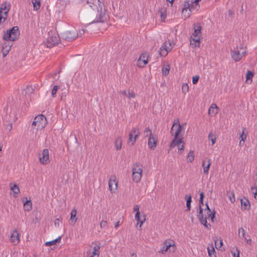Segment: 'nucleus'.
Segmentation results:
<instances>
[{"instance_id": "nucleus-1", "label": "nucleus", "mask_w": 257, "mask_h": 257, "mask_svg": "<svg viewBox=\"0 0 257 257\" xmlns=\"http://www.w3.org/2000/svg\"><path fill=\"white\" fill-rule=\"evenodd\" d=\"M181 132V126L180 124L179 120L178 119H174L173 126L171 129V133L172 135L174 136V139L171 142L170 147V148H174L178 144L182 143V139H178V137Z\"/></svg>"}, {"instance_id": "nucleus-2", "label": "nucleus", "mask_w": 257, "mask_h": 257, "mask_svg": "<svg viewBox=\"0 0 257 257\" xmlns=\"http://www.w3.org/2000/svg\"><path fill=\"white\" fill-rule=\"evenodd\" d=\"M20 34L19 27L14 26L12 29L8 30L3 36V39L6 41H14L18 39Z\"/></svg>"}, {"instance_id": "nucleus-3", "label": "nucleus", "mask_w": 257, "mask_h": 257, "mask_svg": "<svg viewBox=\"0 0 257 257\" xmlns=\"http://www.w3.org/2000/svg\"><path fill=\"white\" fill-rule=\"evenodd\" d=\"M132 179L136 183L140 182L143 174V165L140 163H136L132 167Z\"/></svg>"}, {"instance_id": "nucleus-4", "label": "nucleus", "mask_w": 257, "mask_h": 257, "mask_svg": "<svg viewBox=\"0 0 257 257\" xmlns=\"http://www.w3.org/2000/svg\"><path fill=\"white\" fill-rule=\"evenodd\" d=\"M47 124V120L44 115L40 114L36 116L32 122V125L34 129L42 130L44 128Z\"/></svg>"}, {"instance_id": "nucleus-5", "label": "nucleus", "mask_w": 257, "mask_h": 257, "mask_svg": "<svg viewBox=\"0 0 257 257\" xmlns=\"http://www.w3.org/2000/svg\"><path fill=\"white\" fill-rule=\"evenodd\" d=\"M245 54L246 51L243 48L242 46L236 47L231 52V58L235 62L240 61L245 56Z\"/></svg>"}, {"instance_id": "nucleus-6", "label": "nucleus", "mask_w": 257, "mask_h": 257, "mask_svg": "<svg viewBox=\"0 0 257 257\" xmlns=\"http://www.w3.org/2000/svg\"><path fill=\"white\" fill-rule=\"evenodd\" d=\"M108 19V15L105 8L100 7L98 9L97 15L94 22L103 23L106 21Z\"/></svg>"}, {"instance_id": "nucleus-7", "label": "nucleus", "mask_w": 257, "mask_h": 257, "mask_svg": "<svg viewBox=\"0 0 257 257\" xmlns=\"http://www.w3.org/2000/svg\"><path fill=\"white\" fill-rule=\"evenodd\" d=\"M202 205H203V200H199V214L197 215L198 219L200 222L207 228L210 229L211 227V225L210 224L207 223L206 219L207 217L205 216L204 217V215L203 214V209L202 208Z\"/></svg>"}, {"instance_id": "nucleus-8", "label": "nucleus", "mask_w": 257, "mask_h": 257, "mask_svg": "<svg viewBox=\"0 0 257 257\" xmlns=\"http://www.w3.org/2000/svg\"><path fill=\"white\" fill-rule=\"evenodd\" d=\"M140 135L139 130L136 127H133L130 132L127 144L133 146L136 143V140Z\"/></svg>"}, {"instance_id": "nucleus-9", "label": "nucleus", "mask_w": 257, "mask_h": 257, "mask_svg": "<svg viewBox=\"0 0 257 257\" xmlns=\"http://www.w3.org/2000/svg\"><path fill=\"white\" fill-rule=\"evenodd\" d=\"M170 251L174 252L176 249V246L174 244V241L173 240H165L164 242L163 246L162 247L160 252L162 253H165L167 251H168L169 249H170Z\"/></svg>"}, {"instance_id": "nucleus-10", "label": "nucleus", "mask_w": 257, "mask_h": 257, "mask_svg": "<svg viewBox=\"0 0 257 257\" xmlns=\"http://www.w3.org/2000/svg\"><path fill=\"white\" fill-rule=\"evenodd\" d=\"M78 34L75 29L66 31L62 34L63 38L67 41H73L78 37Z\"/></svg>"}, {"instance_id": "nucleus-11", "label": "nucleus", "mask_w": 257, "mask_h": 257, "mask_svg": "<svg viewBox=\"0 0 257 257\" xmlns=\"http://www.w3.org/2000/svg\"><path fill=\"white\" fill-rule=\"evenodd\" d=\"M172 48V43L169 41L168 42L166 41L163 45L161 46L160 49V55L161 56H166L168 52L170 51Z\"/></svg>"}, {"instance_id": "nucleus-12", "label": "nucleus", "mask_w": 257, "mask_h": 257, "mask_svg": "<svg viewBox=\"0 0 257 257\" xmlns=\"http://www.w3.org/2000/svg\"><path fill=\"white\" fill-rule=\"evenodd\" d=\"M40 162L43 165L49 163V153L48 149H44L41 154L39 155Z\"/></svg>"}, {"instance_id": "nucleus-13", "label": "nucleus", "mask_w": 257, "mask_h": 257, "mask_svg": "<svg viewBox=\"0 0 257 257\" xmlns=\"http://www.w3.org/2000/svg\"><path fill=\"white\" fill-rule=\"evenodd\" d=\"M59 41V38L56 35L49 36L47 39L45 45L48 48H51L58 44Z\"/></svg>"}, {"instance_id": "nucleus-14", "label": "nucleus", "mask_w": 257, "mask_h": 257, "mask_svg": "<svg viewBox=\"0 0 257 257\" xmlns=\"http://www.w3.org/2000/svg\"><path fill=\"white\" fill-rule=\"evenodd\" d=\"M148 57L147 53L142 54L138 60L137 66L140 68L144 67L148 63Z\"/></svg>"}, {"instance_id": "nucleus-15", "label": "nucleus", "mask_w": 257, "mask_h": 257, "mask_svg": "<svg viewBox=\"0 0 257 257\" xmlns=\"http://www.w3.org/2000/svg\"><path fill=\"white\" fill-rule=\"evenodd\" d=\"M158 143V138L156 135L149 138L148 139V147L152 150H154L157 147Z\"/></svg>"}, {"instance_id": "nucleus-16", "label": "nucleus", "mask_w": 257, "mask_h": 257, "mask_svg": "<svg viewBox=\"0 0 257 257\" xmlns=\"http://www.w3.org/2000/svg\"><path fill=\"white\" fill-rule=\"evenodd\" d=\"M20 234L17 230H15L12 233L10 238V241L14 244H17L20 241Z\"/></svg>"}, {"instance_id": "nucleus-17", "label": "nucleus", "mask_w": 257, "mask_h": 257, "mask_svg": "<svg viewBox=\"0 0 257 257\" xmlns=\"http://www.w3.org/2000/svg\"><path fill=\"white\" fill-rule=\"evenodd\" d=\"M211 165V160L209 159H205L202 162V167L203 168V172L207 174Z\"/></svg>"}, {"instance_id": "nucleus-18", "label": "nucleus", "mask_w": 257, "mask_h": 257, "mask_svg": "<svg viewBox=\"0 0 257 257\" xmlns=\"http://www.w3.org/2000/svg\"><path fill=\"white\" fill-rule=\"evenodd\" d=\"M113 178H115V177L114 176ZM108 186L110 192H113L114 191L116 190L117 187V182L116 181L115 179H110L108 182Z\"/></svg>"}, {"instance_id": "nucleus-19", "label": "nucleus", "mask_w": 257, "mask_h": 257, "mask_svg": "<svg viewBox=\"0 0 257 257\" xmlns=\"http://www.w3.org/2000/svg\"><path fill=\"white\" fill-rule=\"evenodd\" d=\"M77 211L75 209H73L71 211V217L69 220L70 225H73L76 222L77 218L76 217Z\"/></svg>"}, {"instance_id": "nucleus-20", "label": "nucleus", "mask_w": 257, "mask_h": 257, "mask_svg": "<svg viewBox=\"0 0 257 257\" xmlns=\"http://www.w3.org/2000/svg\"><path fill=\"white\" fill-rule=\"evenodd\" d=\"M201 27L200 26H195L194 27V31L191 38H198L200 39L201 35Z\"/></svg>"}, {"instance_id": "nucleus-21", "label": "nucleus", "mask_w": 257, "mask_h": 257, "mask_svg": "<svg viewBox=\"0 0 257 257\" xmlns=\"http://www.w3.org/2000/svg\"><path fill=\"white\" fill-rule=\"evenodd\" d=\"M218 107L215 103H212L208 110V114L215 115L218 113Z\"/></svg>"}, {"instance_id": "nucleus-22", "label": "nucleus", "mask_w": 257, "mask_h": 257, "mask_svg": "<svg viewBox=\"0 0 257 257\" xmlns=\"http://www.w3.org/2000/svg\"><path fill=\"white\" fill-rule=\"evenodd\" d=\"M159 13L160 15L161 20L165 22L167 17V9L165 7H162L159 10Z\"/></svg>"}, {"instance_id": "nucleus-23", "label": "nucleus", "mask_w": 257, "mask_h": 257, "mask_svg": "<svg viewBox=\"0 0 257 257\" xmlns=\"http://www.w3.org/2000/svg\"><path fill=\"white\" fill-rule=\"evenodd\" d=\"M119 93L128 98H135L136 97V94L132 90H121Z\"/></svg>"}, {"instance_id": "nucleus-24", "label": "nucleus", "mask_w": 257, "mask_h": 257, "mask_svg": "<svg viewBox=\"0 0 257 257\" xmlns=\"http://www.w3.org/2000/svg\"><path fill=\"white\" fill-rule=\"evenodd\" d=\"M11 190L13 192V196L16 197L17 195L20 193V189L17 184H14L12 186V183L10 184Z\"/></svg>"}, {"instance_id": "nucleus-25", "label": "nucleus", "mask_w": 257, "mask_h": 257, "mask_svg": "<svg viewBox=\"0 0 257 257\" xmlns=\"http://www.w3.org/2000/svg\"><path fill=\"white\" fill-rule=\"evenodd\" d=\"M32 208V203L31 199L27 200L26 202L24 203V209L25 211H30Z\"/></svg>"}, {"instance_id": "nucleus-26", "label": "nucleus", "mask_w": 257, "mask_h": 257, "mask_svg": "<svg viewBox=\"0 0 257 257\" xmlns=\"http://www.w3.org/2000/svg\"><path fill=\"white\" fill-rule=\"evenodd\" d=\"M241 205L242 207H243L244 209H249L250 208V203L248 199L244 198V200L241 199Z\"/></svg>"}, {"instance_id": "nucleus-27", "label": "nucleus", "mask_w": 257, "mask_h": 257, "mask_svg": "<svg viewBox=\"0 0 257 257\" xmlns=\"http://www.w3.org/2000/svg\"><path fill=\"white\" fill-rule=\"evenodd\" d=\"M205 212H206V214L205 215V216H204V217L205 216L207 217V218L208 217H210L212 221H213V219L214 218L215 214V211L214 210H208V211H206Z\"/></svg>"}, {"instance_id": "nucleus-28", "label": "nucleus", "mask_w": 257, "mask_h": 257, "mask_svg": "<svg viewBox=\"0 0 257 257\" xmlns=\"http://www.w3.org/2000/svg\"><path fill=\"white\" fill-rule=\"evenodd\" d=\"M191 38V40L190 41L191 45L194 46V47H199L200 46V39L198 38H194V37H192Z\"/></svg>"}, {"instance_id": "nucleus-29", "label": "nucleus", "mask_w": 257, "mask_h": 257, "mask_svg": "<svg viewBox=\"0 0 257 257\" xmlns=\"http://www.w3.org/2000/svg\"><path fill=\"white\" fill-rule=\"evenodd\" d=\"M143 135L144 137H149V138H150L151 137L155 135L152 133V131L149 127H147L145 128L143 132Z\"/></svg>"}, {"instance_id": "nucleus-30", "label": "nucleus", "mask_w": 257, "mask_h": 257, "mask_svg": "<svg viewBox=\"0 0 257 257\" xmlns=\"http://www.w3.org/2000/svg\"><path fill=\"white\" fill-rule=\"evenodd\" d=\"M122 146V140L120 137L117 138L115 141V147L117 150H120Z\"/></svg>"}, {"instance_id": "nucleus-31", "label": "nucleus", "mask_w": 257, "mask_h": 257, "mask_svg": "<svg viewBox=\"0 0 257 257\" xmlns=\"http://www.w3.org/2000/svg\"><path fill=\"white\" fill-rule=\"evenodd\" d=\"M100 247V244L94 246V247L93 248V251L92 252V255L96 256V257H99V253H100V251H99Z\"/></svg>"}, {"instance_id": "nucleus-32", "label": "nucleus", "mask_w": 257, "mask_h": 257, "mask_svg": "<svg viewBox=\"0 0 257 257\" xmlns=\"http://www.w3.org/2000/svg\"><path fill=\"white\" fill-rule=\"evenodd\" d=\"M253 76V73L250 71H247L246 74V82L247 83H251L252 82V78Z\"/></svg>"}, {"instance_id": "nucleus-33", "label": "nucleus", "mask_w": 257, "mask_h": 257, "mask_svg": "<svg viewBox=\"0 0 257 257\" xmlns=\"http://www.w3.org/2000/svg\"><path fill=\"white\" fill-rule=\"evenodd\" d=\"M61 239V236H59L57 238L50 241L45 242V245L47 246H51L56 244L57 242H60Z\"/></svg>"}, {"instance_id": "nucleus-34", "label": "nucleus", "mask_w": 257, "mask_h": 257, "mask_svg": "<svg viewBox=\"0 0 257 257\" xmlns=\"http://www.w3.org/2000/svg\"><path fill=\"white\" fill-rule=\"evenodd\" d=\"M190 9H189V12H191L194 10L197 11L199 8V3L196 4H195V5L194 1L191 2V3H190Z\"/></svg>"}, {"instance_id": "nucleus-35", "label": "nucleus", "mask_w": 257, "mask_h": 257, "mask_svg": "<svg viewBox=\"0 0 257 257\" xmlns=\"http://www.w3.org/2000/svg\"><path fill=\"white\" fill-rule=\"evenodd\" d=\"M34 10L37 11L41 6L40 0H32Z\"/></svg>"}, {"instance_id": "nucleus-36", "label": "nucleus", "mask_w": 257, "mask_h": 257, "mask_svg": "<svg viewBox=\"0 0 257 257\" xmlns=\"http://www.w3.org/2000/svg\"><path fill=\"white\" fill-rule=\"evenodd\" d=\"M185 198L186 199V206H187V210L190 211L191 209V196H186Z\"/></svg>"}, {"instance_id": "nucleus-37", "label": "nucleus", "mask_w": 257, "mask_h": 257, "mask_svg": "<svg viewBox=\"0 0 257 257\" xmlns=\"http://www.w3.org/2000/svg\"><path fill=\"white\" fill-rule=\"evenodd\" d=\"M194 159V151L190 150L188 154L187 160V162L192 163Z\"/></svg>"}, {"instance_id": "nucleus-38", "label": "nucleus", "mask_w": 257, "mask_h": 257, "mask_svg": "<svg viewBox=\"0 0 257 257\" xmlns=\"http://www.w3.org/2000/svg\"><path fill=\"white\" fill-rule=\"evenodd\" d=\"M190 3L189 2H185L184 4V7L182 11V14H184L185 12H187V10L190 9Z\"/></svg>"}, {"instance_id": "nucleus-39", "label": "nucleus", "mask_w": 257, "mask_h": 257, "mask_svg": "<svg viewBox=\"0 0 257 257\" xmlns=\"http://www.w3.org/2000/svg\"><path fill=\"white\" fill-rule=\"evenodd\" d=\"M170 65H166L162 68V73L164 75H167L169 74L170 71Z\"/></svg>"}, {"instance_id": "nucleus-40", "label": "nucleus", "mask_w": 257, "mask_h": 257, "mask_svg": "<svg viewBox=\"0 0 257 257\" xmlns=\"http://www.w3.org/2000/svg\"><path fill=\"white\" fill-rule=\"evenodd\" d=\"M208 139L210 140L212 144L214 145L215 143L216 137L215 135H213L212 133H210L208 135Z\"/></svg>"}, {"instance_id": "nucleus-41", "label": "nucleus", "mask_w": 257, "mask_h": 257, "mask_svg": "<svg viewBox=\"0 0 257 257\" xmlns=\"http://www.w3.org/2000/svg\"><path fill=\"white\" fill-rule=\"evenodd\" d=\"M140 214V212H136V214L135 215V219L138 222H140V227H141L143 222L145 221V218H144L143 221H141Z\"/></svg>"}, {"instance_id": "nucleus-42", "label": "nucleus", "mask_w": 257, "mask_h": 257, "mask_svg": "<svg viewBox=\"0 0 257 257\" xmlns=\"http://www.w3.org/2000/svg\"><path fill=\"white\" fill-rule=\"evenodd\" d=\"M60 86L58 85H55L53 86V88L52 90L51 94L53 98H55L56 96V93L58 91V89L59 88Z\"/></svg>"}, {"instance_id": "nucleus-43", "label": "nucleus", "mask_w": 257, "mask_h": 257, "mask_svg": "<svg viewBox=\"0 0 257 257\" xmlns=\"http://www.w3.org/2000/svg\"><path fill=\"white\" fill-rule=\"evenodd\" d=\"M238 234L239 237H241L242 238L246 239V238L245 237V230L242 227L238 229Z\"/></svg>"}, {"instance_id": "nucleus-44", "label": "nucleus", "mask_w": 257, "mask_h": 257, "mask_svg": "<svg viewBox=\"0 0 257 257\" xmlns=\"http://www.w3.org/2000/svg\"><path fill=\"white\" fill-rule=\"evenodd\" d=\"M208 254L210 257H216L215 255V249L212 247V249H210L209 247L207 248Z\"/></svg>"}, {"instance_id": "nucleus-45", "label": "nucleus", "mask_w": 257, "mask_h": 257, "mask_svg": "<svg viewBox=\"0 0 257 257\" xmlns=\"http://www.w3.org/2000/svg\"><path fill=\"white\" fill-rule=\"evenodd\" d=\"M182 92L185 94L189 90V86L187 83H183L182 86Z\"/></svg>"}, {"instance_id": "nucleus-46", "label": "nucleus", "mask_w": 257, "mask_h": 257, "mask_svg": "<svg viewBox=\"0 0 257 257\" xmlns=\"http://www.w3.org/2000/svg\"><path fill=\"white\" fill-rule=\"evenodd\" d=\"M10 48L11 47L5 46V44L2 46V50L5 51V52H3L4 56H5L9 53Z\"/></svg>"}, {"instance_id": "nucleus-47", "label": "nucleus", "mask_w": 257, "mask_h": 257, "mask_svg": "<svg viewBox=\"0 0 257 257\" xmlns=\"http://www.w3.org/2000/svg\"><path fill=\"white\" fill-rule=\"evenodd\" d=\"M176 146L178 148L179 152H181L184 150V144L183 142L182 144H178V145H176Z\"/></svg>"}, {"instance_id": "nucleus-48", "label": "nucleus", "mask_w": 257, "mask_h": 257, "mask_svg": "<svg viewBox=\"0 0 257 257\" xmlns=\"http://www.w3.org/2000/svg\"><path fill=\"white\" fill-rule=\"evenodd\" d=\"M229 200L231 203H233L235 199L234 197V193L233 192L230 193V196H229Z\"/></svg>"}, {"instance_id": "nucleus-49", "label": "nucleus", "mask_w": 257, "mask_h": 257, "mask_svg": "<svg viewBox=\"0 0 257 257\" xmlns=\"http://www.w3.org/2000/svg\"><path fill=\"white\" fill-rule=\"evenodd\" d=\"M240 138L241 139V141H242L243 142V144H244V140L246 139V136L244 134V131L243 130L242 131V134H240Z\"/></svg>"}, {"instance_id": "nucleus-50", "label": "nucleus", "mask_w": 257, "mask_h": 257, "mask_svg": "<svg viewBox=\"0 0 257 257\" xmlns=\"http://www.w3.org/2000/svg\"><path fill=\"white\" fill-rule=\"evenodd\" d=\"M199 79V76L196 75L195 76H193V78H192L193 84H196L198 82Z\"/></svg>"}, {"instance_id": "nucleus-51", "label": "nucleus", "mask_w": 257, "mask_h": 257, "mask_svg": "<svg viewBox=\"0 0 257 257\" xmlns=\"http://www.w3.org/2000/svg\"><path fill=\"white\" fill-rule=\"evenodd\" d=\"M100 226L101 228H105L107 226V222L105 220H102L100 223Z\"/></svg>"}, {"instance_id": "nucleus-52", "label": "nucleus", "mask_w": 257, "mask_h": 257, "mask_svg": "<svg viewBox=\"0 0 257 257\" xmlns=\"http://www.w3.org/2000/svg\"><path fill=\"white\" fill-rule=\"evenodd\" d=\"M251 190L252 193L254 195V196L255 197V195L257 194V188L256 187H251Z\"/></svg>"}, {"instance_id": "nucleus-53", "label": "nucleus", "mask_w": 257, "mask_h": 257, "mask_svg": "<svg viewBox=\"0 0 257 257\" xmlns=\"http://www.w3.org/2000/svg\"><path fill=\"white\" fill-rule=\"evenodd\" d=\"M139 208H140V207L138 205H135L134 206V211H136V212H140Z\"/></svg>"}, {"instance_id": "nucleus-54", "label": "nucleus", "mask_w": 257, "mask_h": 257, "mask_svg": "<svg viewBox=\"0 0 257 257\" xmlns=\"http://www.w3.org/2000/svg\"><path fill=\"white\" fill-rule=\"evenodd\" d=\"M236 250L237 251V255H236V256H235V252H231L233 256L234 257H239V250L237 248H236Z\"/></svg>"}, {"instance_id": "nucleus-55", "label": "nucleus", "mask_w": 257, "mask_h": 257, "mask_svg": "<svg viewBox=\"0 0 257 257\" xmlns=\"http://www.w3.org/2000/svg\"><path fill=\"white\" fill-rule=\"evenodd\" d=\"M190 12H185L184 14H183L184 15V16L186 17V18H188L189 16H190Z\"/></svg>"}, {"instance_id": "nucleus-56", "label": "nucleus", "mask_w": 257, "mask_h": 257, "mask_svg": "<svg viewBox=\"0 0 257 257\" xmlns=\"http://www.w3.org/2000/svg\"><path fill=\"white\" fill-rule=\"evenodd\" d=\"M84 33V30L83 29L80 30L79 32V33H77L78 34V36H81L82 34Z\"/></svg>"}, {"instance_id": "nucleus-57", "label": "nucleus", "mask_w": 257, "mask_h": 257, "mask_svg": "<svg viewBox=\"0 0 257 257\" xmlns=\"http://www.w3.org/2000/svg\"><path fill=\"white\" fill-rule=\"evenodd\" d=\"M204 197V193H203V192H201V193L200 194V198H199V200H203Z\"/></svg>"}, {"instance_id": "nucleus-58", "label": "nucleus", "mask_w": 257, "mask_h": 257, "mask_svg": "<svg viewBox=\"0 0 257 257\" xmlns=\"http://www.w3.org/2000/svg\"><path fill=\"white\" fill-rule=\"evenodd\" d=\"M59 219L57 218V219H56L55 220V226L57 225L58 226H59Z\"/></svg>"}, {"instance_id": "nucleus-59", "label": "nucleus", "mask_w": 257, "mask_h": 257, "mask_svg": "<svg viewBox=\"0 0 257 257\" xmlns=\"http://www.w3.org/2000/svg\"><path fill=\"white\" fill-rule=\"evenodd\" d=\"M206 208L204 209V211H208V210H211L209 207V206L208 205V204L206 203Z\"/></svg>"}, {"instance_id": "nucleus-60", "label": "nucleus", "mask_w": 257, "mask_h": 257, "mask_svg": "<svg viewBox=\"0 0 257 257\" xmlns=\"http://www.w3.org/2000/svg\"><path fill=\"white\" fill-rule=\"evenodd\" d=\"M223 244L222 240L221 239H220L219 240V246L218 247H220Z\"/></svg>"}, {"instance_id": "nucleus-61", "label": "nucleus", "mask_w": 257, "mask_h": 257, "mask_svg": "<svg viewBox=\"0 0 257 257\" xmlns=\"http://www.w3.org/2000/svg\"><path fill=\"white\" fill-rule=\"evenodd\" d=\"M119 225V221H117L115 224V228H116Z\"/></svg>"}, {"instance_id": "nucleus-62", "label": "nucleus", "mask_w": 257, "mask_h": 257, "mask_svg": "<svg viewBox=\"0 0 257 257\" xmlns=\"http://www.w3.org/2000/svg\"><path fill=\"white\" fill-rule=\"evenodd\" d=\"M131 257H137V255L136 253H133L132 254H131Z\"/></svg>"}, {"instance_id": "nucleus-63", "label": "nucleus", "mask_w": 257, "mask_h": 257, "mask_svg": "<svg viewBox=\"0 0 257 257\" xmlns=\"http://www.w3.org/2000/svg\"><path fill=\"white\" fill-rule=\"evenodd\" d=\"M251 242V240L250 239L246 240V243L248 244H250Z\"/></svg>"}, {"instance_id": "nucleus-64", "label": "nucleus", "mask_w": 257, "mask_h": 257, "mask_svg": "<svg viewBox=\"0 0 257 257\" xmlns=\"http://www.w3.org/2000/svg\"><path fill=\"white\" fill-rule=\"evenodd\" d=\"M233 12L231 11V10H229L228 11V15H232L233 14Z\"/></svg>"}]
</instances>
